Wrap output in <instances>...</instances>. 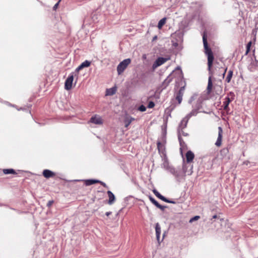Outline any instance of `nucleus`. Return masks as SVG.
Instances as JSON below:
<instances>
[{"label":"nucleus","instance_id":"nucleus-7","mask_svg":"<svg viewBox=\"0 0 258 258\" xmlns=\"http://www.w3.org/2000/svg\"><path fill=\"white\" fill-rule=\"evenodd\" d=\"M169 59V58L159 57L153 64V67L155 68L157 67L160 66Z\"/></svg>","mask_w":258,"mask_h":258},{"label":"nucleus","instance_id":"nucleus-38","mask_svg":"<svg viewBox=\"0 0 258 258\" xmlns=\"http://www.w3.org/2000/svg\"><path fill=\"white\" fill-rule=\"evenodd\" d=\"M179 75L180 77H182L181 76H182V72H179Z\"/></svg>","mask_w":258,"mask_h":258},{"label":"nucleus","instance_id":"nucleus-28","mask_svg":"<svg viewBox=\"0 0 258 258\" xmlns=\"http://www.w3.org/2000/svg\"><path fill=\"white\" fill-rule=\"evenodd\" d=\"M164 202L168 203H172V204H175V202L173 201H170L169 200L167 199L166 198H165V200H164Z\"/></svg>","mask_w":258,"mask_h":258},{"label":"nucleus","instance_id":"nucleus-24","mask_svg":"<svg viewBox=\"0 0 258 258\" xmlns=\"http://www.w3.org/2000/svg\"><path fill=\"white\" fill-rule=\"evenodd\" d=\"M220 69L222 70V71H221V72L222 73V76L223 78H224L225 77V74L226 73V71L227 70V67L225 68H221Z\"/></svg>","mask_w":258,"mask_h":258},{"label":"nucleus","instance_id":"nucleus-16","mask_svg":"<svg viewBox=\"0 0 258 258\" xmlns=\"http://www.w3.org/2000/svg\"><path fill=\"white\" fill-rule=\"evenodd\" d=\"M117 90L116 87H113L110 89H106V95L107 96H112L115 94Z\"/></svg>","mask_w":258,"mask_h":258},{"label":"nucleus","instance_id":"nucleus-4","mask_svg":"<svg viewBox=\"0 0 258 258\" xmlns=\"http://www.w3.org/2000/svg\"><path fill=\"white\" fill-rule=\"evenodd\" d=\"M198 113L197 109L192 110L187 115L186 117L183 119L181 122V127L184 128L186 126V124L188 121V119L192 116H195Z\"/></svg>","mask_w":258,"mask_h":258},{"label":"nucleus","instance_id":"nucleus-35","mask_svg":"<svg viewBox=\"0 0 258 258\" xmlns=\"http://www.w3.org/2000/svg\"><path fill=\"white\" fill-rule=\"evenodd\" d=\"M102 185H103L104 186H106V184L101 181H100V182Z\"/></svg>","mask_w":258,"mask_h":258},{"label":"nucleus","instance_id":"nucleus-2","mask_svg":"<svg viewBox=\"0 0 258 258\" xmlns=\"http://www.w3.org/2000/svg\"><path fill=\"white\" fill-rule=\"evenodd\" d=\"M131 60L130 58H126L120 62L117 67V71L118 75L121 74L127 66L131 63Z\"/></svg>","mask_w":258,"mask_h":258},{"label":"nucleus","instance_id":"nucleus-1","mask_svg":"<svg viewBox=\"0 0 258 258\" xmlns=\"http://www.w3.org/2000/svg\"><path fill=\"white\" fill-rule=\"evenodd\" d=\"M203 41L204 47V52L206 55L207 56L208 58V70L210 74L211 75H213L212 72V68L213 64V61L214 59L213 53L211 49L209 47L207 42V35L205 33L203 35ZM207 94L209 95H219L222 92V89L221 86H215L213 89V83L212 80V76H210L208 78V83L207 88Z\"/></svg>","mask_w":258,"mask_h":258},{"label":"nucleus","instance_id":"nucleus-29","mask_svg":"<svg viewBox=\"0 0 258 258\" xmlns=\"http://www.w3.org/2000/svg\"><path fill=\"white\" fill-rule=\"evenodd\" d=\"M250 50V47L246 46V50L245 53V55H246L248 54Z\"/></svg>","mask_w":258,"mask_h":258},{"label":"nucleus","instance_id":"nucleus-34","mask_svg":"<svg viewBox=\"0 0 258 258\" xmlns=\"http://www.w3.org/2000/svg\"><path fill=\"white\" fill-rule=\"evenodd\" d=\"M111 214V212H107L105 213V215L107 216H109Z\"/></svg>","mask_w":258,"mask_h":258},{"label":"nucleus","instance_id":"nucleus-11","mask_svg":"<svg viewBox=\"0 0 258 258\" xmlns=\"http://www.w3.org/2000/svg\"><path fill=\"white\" fill-rule=\"evenodd\" d=\"M185 156L186 162L187 163H190L192 162L193 159H194L195 155L191 151H188L186 153Z\"/></svg>","mask_w":258,"mask_h":258},{"label":"nucleus","instance_id":"nucleus-3","mask_svg":"<svg viewBox=\"0 0 258 258\" xmlns=\"http://www.w3.org/2000/svg\"><path fill=\"white\" fill-rule=\"evenodd\" d=\"M166 134V130L164 131L163 133V135L162 137V141L161 142L158 141L157 143V148L159 152L163 153L165 151V144L166 143L165 140V135Z\"/></svg>","mask_w":258,"mask_h":258},{"label":"nucleus","instance_id":"nucleus-5","mask_svg":"<svg viewBox=\"0 0 258 258\" xmlns=\"http://www.w3.org/2000/svg\"><path fill=\"white\" fill-rule=\"evenodd\" d=\"M74 81V74L72 73L68 77L64 83V88L67 90H70L72 88Z\"/></svg>","mask_w":258,"mask_h":258},{"label":"nucleus","instance_id":"nucleus-33","mask_svg":"<svg viewBox=\"0 0 258 258\" xmlns=\"http://www.w3.org/2000/svg\"><path fill=\"white\" fill-rule=\"evenodd\" d=\"M251 45H252V42L250 41H249L246 45V46H248V47H250L251 46Z\"/></svg>","mask_w":258,"mask_h":258},{"label":"nucleus","instance_id":"nucleus-26","mask_svg":"<svg viewBox=\"0 0 258 258\" xmlns=\"http://www.w3.org/2000/svg\"><path fill=\"white\" fill-rule=\"evenodd\" d=\"M139 110L142 112L145 111L146 110V107L144 105H142L139 107Z\"/></svg>","mask_w":258,"mask_h":258},{"label":"nucleus","instance_id":"nucleus-6","mask_svg":"<svg viewBox=\"0 0 258 258\" xmlns=\"http://www.w3.org/2000/svg\"><path fill=\"white\" fill-rule=\"evenodd\" d=\"M89 122L95 124L101 125L103 123V119L99 115L95 114L91 117Z\"/></svg>","mask_w":258,"mask_h":258},{"label":"nucleus","instance_id":"nucleus-21","mask_svg":"<svg viewBox=\"0 0 258 258\" xmlns=\"http://www.w3.org/2000/svg\"><path fill=\"white\" fill-rule=\"evenodd\" d=\"M153 192L157 197L164 201L165 198L162 196L157 190H156V189H154L153 190Z\"/></svg>","mask_w":258,"mask_h":258},{"label":"nucleus","instance_id":"nucleus-19","mask_svg":"<svg viewBox=\"0 0 258 258\" xmlns=\"http://www.w3.org/2000/svg\"><path fill=\"white\" fill-rule=\"evenodd\" d=\"M233 72L232 70H229L228 72L227 76L226 78V82L227 83H230L233 76Z\"/></svg>","mask_w":258,"mask_h":258},{"label":"nucleus","instance_id":"nucleus-12","mask_svg":"<svg viewBox=\"0 0 258 258\" xmlns=\"http://www.w3.org/2000/svg\"><path fill=\"white\" fill-rule=\"evenodd\" d=\"M43 175L45 178H48L54 176L55 173L49 170L45 169L43 171Z\"/></svg>","mask_w":258,"mask_h":258},{"label":"nucleus","instance_id":"nucleus-37","mask_svg":"<svg viewBox=\"0 0 258 258\" xmlns=\"http://www.w3.org/2000/svg\"><path fill=\"white\" fill-rule=\"evenodd\" d=\"M130 124V122H128V123L125 124V127H127V126H128V124Z\"/></svg>","mask_w":258,"mask_h":258},{"label":"nucleus","instance_id":"nucleus-14","mask_svg":"<svg viewBox=\"0 0 258 258\" xmlns=\"http://www.w3.org/2000/svg\"><path fill=\"white\" fill-rule=\"evenodd\" d=\"M187 135V134L184 133V132H183V130H180L179 132H178V140H179L180 145L181 146V147L180 148L181 152H182V144H184V142H183V141L181 139V137H182V136H185Z\"/></svg>","mask_w":258,"mask_h":258},{"label":"nucleus","instance_id":"nucleus-17","mask_svg":"<svg viewBox=\"0 0 258 258\" xmlns=\"http://www.w3.org/2000/svg\"><path fill=\"white\" fill-rule=\"evenodd\" d=\"M222 136H223V131L219 130V132L218 133V137L217 141L215 143V145L218 147L220 146L221 145Z\"/></svg>","mask_w":258,"mask_h":258},{"label":"nucleus","instance_id":"nucleus-30","mask_svg":"<svg viewBox=\"0 0 258 258\" xmlns=\"http://www.w3.org/2000/svg\"><path fill=\"white\" fill-rule=\"evenodd\" d=\"M60 0H59L53 7V10H56L58 6L59 3L60 2Z\"/></svg>","mask_w":258,"mask_h":258},{"label":"nucleus","instance_id":"nucleus-32","mask_svg":"<svg viewBox=\"0 0 258 258\" xmlns=\"http://www.w3.org/2000/svg\"><path fill=\"white\" fill-rule=\"evenodd\" d=\"M53 201H49L48 202V203L47 204V206L48 207H50V206L52 205V204H53Z\"/></svg>","mask_w":258,"mask_h":258},{"label":"nucleus","instance_id":"nucleus-20","mask_svg":"<svg viewBox=\"0 0 258 258\" xmlns=\"http://www.w3.org/2000/svg\"><path fill=\"white\" fill-rule=\"evenodd\" d=\"M166 19L164 18L160 20L158 24V28L160 29L166 23Z\"/></svg>","mask_w":258,"mask_h":258},{"label":"nucleus","instance_id":"nucleus-22","mask_svg":"<svg viewBox=\"0 0 258 258\" xmlns=\"http://www.w3.org/2000/svg\"><path fill=\"white\" fill-rule=\"evenodd\" d=\"M3 172L5 174H16L15 171L13 169H6L3 170Z\"/></svg>","mask_w":258,"mask_h":258},{"label":"nucleus","instance_id":"nucleus-9","mask_svg":"<svg viewBox=\"0 0 258 258\" xmlns=\"http://www.w3.org/2000/svg\"><path fill=\"white\" fill-rule=\"evenodd\" d=\"M184 88V86L181 87L176 94V99L177 100L179 104L181 103L182 101Z\"/></svg>","mask_w":258,"mask_h":258},{"label":"nucleus","instance_id":"nucleus-10","mask_svg":"<svg viewBox=\"0 0 258 258\" xmlns=\"http://www.w3.org/2000/svg\"><path fill=\"white\" fill-rule=\"evenodd\" d=\"M91 65V61L89 60H85L83 62L77 69L76 71L79 72L84 68L89 67Z\"/></svg>","mask_w":258,"mask_h":258},{"label":"nucleus","instance_id":"nucleus-27","mask_svg":"<svg viewBox=\"0 0 258 258\" xmlns=\"http://www.w3.org/2000/svg\"><path fill=\"white\" fill-rule=\"evenodd\" d=\"M155 104L152 101H150L148 104V107L150 108H153Z\"/></svg>","mask_w":258,"mask_h":258},{"label":"nucleus","instance_id":"nucleus-18","mask_svg":"<svg viewBox=\"0 0 258 258\" xmlns=\"http://www.w3.org/2000/svg\"><path fill=\"white\" fill-rule=\"evenodd\" d=\"M85 184L87 186H89L95 183H99L100 182V180H96V179H88L85 180Z\"/></svg>","mask_w":258,"mask_h":258},{"label":"nucleus","instance_id":"nucleus-31","mask_svg":"<svg viewBox=\"0 0 258 258\" xmlns=\"http://www.w3.org/2000/svg\"><path fill=\"white\" fill-rule=\"evenodd\" d=\"M157 208L160 209L161 210H164L165 207L164 206H161V205H160L159 204H158V205L156 206Z\"/></svg>","mask_w":258,"mask_h":258},{"label":"nucleus","instance_id":"nucleus-15","mask_svg":"<svg viewBox=\"0 0 258 258\" xmlns=\"http://www.w3.org/2000/svg\"><path fill=\"white\" fill-rule=\"evenodd\" d=\"M155 230H156V238L157 240L158 241V242L160 243V235L161 234V228L159 224V223L156 224V227H155Z\"/></svg>","mask_w":258,"mask_h":258},{"label":"nucleus","instance_id":"nucleus-8","mask_svg":"<svg viewBox=\"0 0 258 258\" xmlns=\"http://www.w3.org/2000/svg\"><path fill=\"white\" fill-rule=\"evenodd\" d=\"M232 100L230 99L229 97H226L225 98V101L223 102V107L224 110L228 114L229 113V111L230 110L229 107V104L231 102Z\"/></svg>","mask_w":258,"mask_h":258},{"label":"nucleus","instance_id":"nucleus-39","mask_svg":"<svg viewBox=\"0 0 258 258\" xmlns=\"http://www.w3.org/2000/svg\"><path fill=\"white\" fill-rule=\"evenodd\" d=\"M218 129L221 130V129H222V128H221V127H218Z\"/></svg>","mask_w":258,"mask_h":258},{"label":"nucleus","instance_id":"nucleus-13","mask_svg":"<svg viewBox=\"0 0 258 258\" xmlns=\"http://www.w3.org/2000/svg\"><path fill=\"white\" fill-rule=\"evenodd\" d=\"M107 195L109 197V201L108 203L109 205H112L115 200V198L114 194L110 190L107 191Z\"/></svg>","mask_w":258,"mask_h":258},{"label":"nucleus","instance_id":"nucleus-23","mask_svg":"<svg viewBox=\"0 0 258 258\" xmlns=\"http://www.w3.org/2000/svg\"><path fill=\"white\" fill-rule=\"evenodd\" d=\"M149 199L150 201L156 206H157L159 204L157 201H156L153 198H152L151 196L149 197Z\"/></svg>","mask_w":258,"mask_h":258},{"label":"nucleus","instance_id":"nucleus-36","mask_svg":"<svg viewBox=\"0 0 258 258\" xmlns=\"http://www.w3.org/2000/svg\"><path fill=\"white\" fill-rule=\"evenodd\" d=\"M217 216L216 215H214V216H213V219H216V218H217Z\"/></svg>","mask_w":258,"mask_h":258},{"label":"nucleus","instance_id":"nucleus-25","mask_svg":"<svg viewBox=\"0 0 258 258\" xmlns=\"http://www.w3.org/2000/svg\"><path fill=\"white\" fill-rule=\"evenodd\" d=\"M200 216H195V217H194L191 218L189 220V223H192V222H194V221H197V220H199V219H200Z\"/></svg>","mask_w":258,"mask_h":258}]
</instances>
